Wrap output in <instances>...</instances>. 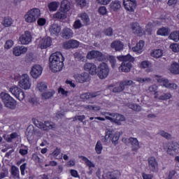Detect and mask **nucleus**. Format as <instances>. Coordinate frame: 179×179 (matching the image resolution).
<instances>
[{
  "mask_svg": "<svg viewBox=\"0 0 179 179\" xmlns=\"http://www.w3.org/2000/svg\"><path fill=\"white\" fill-rule=\"evenodd\" d=\"M157 34H158V36H169V34H170V29L169 27L159 28L157 32Z\"/></svg>",
  "mask_w": 179,
  "mask_h": 179,
  "instance_id": "7c9ffc66",
  "label": "nucleus"
},
{
  "mask_svg": "<svg viewBox=\"0 0 179 179\" xmlns=\"http://www.w3.org/2000/svg\"><path fill=\"white\" fill-rule=\"evenodd\" d=\"M11 97L12 96H10V95H9V94H8L6 92H1L0 94V99H1V101H3V103L6 102L7 100L10 99Z\"/></svg>",
  "mask_w": 179,
  "mask_h": 179,
  "instance_id": "49530a36",
  "label": "nucleus"
},
{
  "mask_svg": "<svg viewBox=\"0 0 179 179\" xmlns=\"http://www.w3.org/2000/svg\"><path fill=\"white\" fill-rule=\"evenodd\" d=\"M103 33V34H105V36L111 37V36H113V28L108 27V28L104 29Z\"/></svg>",
  "mask_w": 179,
  "mask_h": 179,
  "instance_id": "6e6d98bb",
  "label": "nucleus"
},
{
  "mask_svg": "<svg viewBox=\"0 0 179 179\" xmlns=\"http://www.w3.org/2000/svg\"><path fill=\"white\" fill-rule=\"evenodd\" d=\"M157 83H160L162 86L164 87H166L167 89H177V84L174 83H170V81L164 78L159 77L157 79Z\"/></svg>",
  "mask_w": 179,
  "mask_h": 179,
  "instance_id": "1a4fd4ad",
  "label": "nucleus"
},
{
  "mask_svg": "<svg viewBox=\"0 0 179 179\" xmlns=\"http://www.w3.org/2000/svg\"><path fill=\"white\" fill-rule=\"evenodd\" d=\"M71 48H78L79 47V41L76 40H70Z\"/></svg>",
  "mask_w": 179,
  "mask_h": 179,
  "instance_id": "bf43d9fd",
  "label": "nucleus"
},
{
  "mask_svg": "<svg viewBox=\"0 0 179 179\" xmlns=\"http://www.w3.org/2000/svg\"><path fill=\"white\" fill-rule=\"evenodd\" d=\"M99 12L101 15H107V8H106V6H101L99 8Z\"/></svg>",
  "mask_w": 179,
  "mask_h": 179,
  "instance_id": "338daca9",
  "label": "nucleus"
},
{
  "mask_svg": "<svg viewBox=\"0 0 179 179\" xmlns=\"http://www.w3.org/2000/svg\"><path fill=\"white\" fill-rule=\"evenodd\" d=\"M84 108L85 110H88L89 111H92V110L93 111H99L100 106H92V105H85V106H84Z\"/></svg>",
  "mask_w": 179,
  "mask_h": 179,
  "instance_id": "a18cd8bd",
  "label": "nucleus"
},
{
  "mask_svg": "<svg viewBox=\"0 0 179 179\" xmlns=\"http://www.w3.org/2000/svg\"><path fill=\"white\" fill-rule=\"evenodd\" d=\"M148 168L152 173H157L159 171V164L155 157L148 158Z\"/></svg>",
  "mask_w": 179,
  "mask_h": 179,
  "instance_id": "f8f14e48",
  "label": "nucleus"
},
{
  "mask_svg": "<svg viewBox=\"0 0 179 179\" xmlns=\"http://www.w3.org/2000/svg\"><path fill=\"white\" fill-rule=\"evenodd\" d=\"M110 47L115 50V51H122V50H124V44L120 41L113 42Z\"/></svg>",
  "mask_w": 179,
  "mask_h": 179,
  "instance_id": "393cba45",
  "label": "nucleus"
},
{
  "mask_svg": "<svg viewBox=\"0 0 179 179\" xmlns=\"http://www.w3.org/2000/svg\"><path fill=\"white\" fill-rule=\"evenodd\" d=\"M123 90H124V88L121 83H120L118 86H116L113 89V93H120V92H123Z\"/></svg>",
  "mask_w": 179,
  "mask_h": 179,
  "instance_id": "864d4df0",
  "label": "nucleus"
},
{
  "mask_svg": "<svg viewBox=\"0 0 179 179\" xmlns=\"http://www.w3.org/2000/svg\"><path fill=\"white\" fill-rule=\"evenodd\" d=\"M169 38L173 40V41H176V43L179 41V31H174L171 32L169 36Z\"/></svg>",
  "mask_w": 179,
  "mask_h": 179,
  "instance_id": "e433bc0d",
  "label": "nucleus"
},
{
  "mask_svg": "<svg viewBox=\"0 0 179 179\" xmlns=\"http://www.w3.org/2000/svg\"><path fill=\"white\" fill-rule=\"evenodd\" d=\"M143 47H145V42L143 41H140L135 47L132 48V50L134 52L141 54L143 51Z\"/></svg>",
  "mask_w": 179,
  "mask_h": 179,
  "instance_id": "bb28decb",
  "label": "nucleus"
},
{
  "mask_svg": "<svg viewBox=\"0 0 179 179\" xmlns=\"http://www.w3.org/2000/svg\"><path fill=\"white\" fill-rule=\"evenodd\" d=\"M109 62L111 64L112 68H115V64L117 62V60L115 59V57L114 56L109 57Z\"/></svg>",
  "mask_w": 179,
  "mask_h": 179,
  "instance_id": "680f3d73",
  "label": "nucleus"
},
{
  "mask_svg": "<svg viewBox=\"0 0 179 179\" xmlns=\"http://www.w3.org/2000/svg\"><path fill=\"white\" fill-rule=\"evenodd\" d=\"M80 159H82V160L84 162V163L86 164V166H87V167L89 168V171L87 172V173L90 176H92V174H93V169H94V167H96V165L92 162V161L89 160V159H87V157H85V156H80L79 157Z\"/></svg>",
  "mask_w": 179,
  "mask_h": 179,
  "instance_id": "dca6fc26",
  "label": "nucleus"
},
{
  "mask_svg": "<svg viewBox=\"0 0 179 179\" xmlns=\"http://www.w3.org/2000/svg\"><path fill=\"white\" fill-rule=\"evenodd\" d=\"M8 176H9V172L8 171V170L1 172L0 173V179L5 178L8 177Z\"/></svg>",
  "mask_w": 179,
  "mask_h": 179,
  "instance_id": "774afa93",
  "label": "nucleus"
},
{
  "mask_svg": "<svg viewBox=\"0 0 179 179\" xmlns=\"http://www.w3.org/2000/svg\"><path fill=\"white\" fill-rule=\"evenodd\" d=\"M124 142H129L131 145V150L134 152H136L137 150H139L141 149V145H139V141H138V138L130 137L129 138H125Z\"/></svg>",
  "mask_w": 179,
  "mask_h": 179,
  "instance_id": "4468645a",
  "label": "nucleus"
},
{
  "mask_svg": "<svg viewBox=\"0 0 179 179\" xmlns=\"http://www.w3.org/2000/svg\"><path fill=\"white\" fill-rule=\"evenodd\" d=\"M120 84L122 85V87H123V90H125V86H132V85H134L135 83L134 81L129 80H125L124 81H121Z\"/></svg>",
  "mask_w": 179,
  "mask_h": 179,
  "instance_id": "de8ad7c7",
  "label": "nucleus"
},
{
  "mask_svg": "<svg viewBox=\"0 0 179 179\" xmlns=\"http://www.w3.org/2000/svg\"><path fill=\"white\" fill-rule=\"evenodd\" d=\"M11 174L12 176H14V177H17V178H19V168L13 166L11 167Z\"/></svg>",
  "mask_w": 179,
  "mask_h": 179,
  "instance_id": "8fccbe9b",
  "label": "nucleus"
},
{
  "mask_svg": "<svg viewBox=\"0 0 179 179\" xmlns=\"http://www.w3.org/2000/svg\"><path fill=\"white\" fill-rule=\"evenodd\" d=\"M96 73L99 79H106L110 73V67L108 66V64L101 63L98 66Z\"/></svg>",
  "mask_w": 179,
  "mask_h": 179,
  "instance_id": "39448f33",
  "label": "nucleus"
},
{
  "mask_svg": "<svg viewBox=\"0 0 179 179\" xmlns=\"http://www.w3.org/2000/svg\"><path fill=\"white\" fill-rule=\"evenodd\" d=\"M22 90V89L19 88L17 86H13L9 89V92L13 94L16 97L17 95L19 94L20 92Z\"/></svg>",
  "mask_w": 179,
  "mask_h": 179,
  "instance_id": "a19ab883",
  "label": "nucleus"
},
{
  "mask_svg": "<svg viewBox=\"0 0 179 179\" xmlns=\"http://www.w3.org/2000/svg\"><path fill=\"white\" fill-rule=\"evenodd\" d=\"M151 55L154 57V58H160L162 55H163V51L160 49H157L153 50V52L151 53Z\"/></svg>",
  "mask_w": 179,
  "mask_h": 179,
  "instance_id": "c03bdc74",
  "label": "nucleus"
},
{
  "mask_svg": "<svg viewBox=\"0 0 179 179\" xmlns=\"http://www.w3.org/2000/svg\"><path fill=\"white\" fill-rule=\"evenodd\" d=\"M3 104L7 108H10L11 110L16 108V101L12 97L7 100L6 102H4Z\"/></svg>",
  "mask_w": 179,
  "mask_h": 179,
  "instance_id": "a878e982",
  "label": "nucleus"
},
{
  "mask_svg": "<svg viewBox=\"0 0 179 179\" xmlns=\"http://www.w3.org/2000/svg\"><path fill=\"white\" fill-rule=\"evenodd\" d=\"M86 117L85 115H76L74 117H73V121H80V122H83V120H85Z\"/></svg>",
  "mask_w": 179,
  "mask_h": 179,
  "instance_id": "4d7b16f0",
  "label": "nucleus"
},
{
  "mask_svg": "<svg viewBox=\"0 0 179 179\" xmlns=\"http://www.w3.org/2000/svg\"><path fill=\"white\" fill-rule=\"evenodd\" d=\"M41 73H43V67L38 64H36L32 66L30 74L34 79H37L41 76Z\"/></svg>",
  "mask_w": 179,
  "mask_h": 179,
  "instance_id": "ddd939ff",
  "label": "nucleus"
},
{
  "mask_svg": "<svg viewBox=\"0 0 179 179\" xmlns=\"http://www.w3.org/2000/svg\"><path fill=\"white\" fill-rule=\"evenodd\" d=\"M59 6V3H57L56 1H52L48 5L49 10H50V12H55V10L58 9Z\"/></svg>",
  "mask_w": 179,
  "mask_h": 179,
  "instance_id": "ea45409f",
  "label": "nucleus"
},
{
  "mask_svg": "<svg viewBox=\"0 0 179 179\" xmlns=\"http://www.w3.org/2000/svg\"><path fill=\"white\" fill-rule=\"evenodd\" d=\"M19 86L24 89V90H27L31 86V82L30 81V77L27 74H23L20 80Z\"/></svg>",
  "mask_w": 179,
  "mask_h": 179,
  "instance_id": "6e6552de",
  "label": "nucleus"
},
{
  "mask_svg": "<svg viewBox=\"0 0 179 179\" xmlns=\"http://www.w3.org/2000/svg\"><path fill=\"white\" fill-rule=\"evenodd\" d=\"M104 56L103 53L97 50H92L89 52L87 55V59H97L98 61H103Z\"/></svg>",
  "mask_w": 179,
  "mask_h": 179,
  "instance_id": "9b49d317",
  "label": "nucleus"
},
{
  "mask_svg": "<svg viewBox=\"0 0 179 179\" xmlns=\"http://www.w3.org/2000/svg\"><path fill=\"white\" fill-rule=\"evenodd\" d=\"M51 43H52L51 38L50 37L43 38L39 41L38 46L42 50L48 48V47L51 46Z\"/></svg>",
  "mask_w": 179,
  "mask_h": 179,
  "instance_id": "aec40b11",
  "label": "nucleus"
},
{
  "mask_svg": "<svg viewBox=\"0 0 179 179\" xmlns=\"http://www.w3.org/2000/svg\"><path fill=\"white\" fill-rule=\"evenodd\" d=\"M2 24L4 27H10L13 24V20L9 17H6L2 21Z\"/></svg>",
  "mask_w": 179,
  "mask_h": 179,
  "instance_id": "473e14b6",
  "label": "nucleus"
},
{
  "mask_svg": "<svg viewBox=\"0 0 179 179\" xmlns=\"http://www.w3.org/2000/svg\"><path fill=\"white\" fill-rule=\"evenodd\" d=\"M110 8L111 10H114L115 12V10H118V9L121 8V2L118 1H113L110 4Z\"/></svg>",
  "mask_w": 179,
  "mask_h": 179,
  "instance_id": "72a5a7b5",
  "label": "nucleus"
},
{
  "mask_svg": "<svg viewBox=\"0 0 179 179\" xmlns=\"http://www.w3.org/2000/svg\"><path fill=\"white\" fill-rule=\"evenodd\" d=\"M120 174L118 171L108 172L102 176V179H117Z\"/></svg>",
  "mask_w": 179,
  "mask_h": 179,
  "instance_id": "b1692460",
  "label": "nucleus"
},
{
  "mask_svg": "<svg viewBox=\"0 0 179 179\" xmlns=\"http://www.w3.org/2000/svg\"><path fill=\"white\" fill-rule=\"evenodd\" d=\"M170 48L173 51V52H179V44L172 43L170 45Z\"/></svg>",
  "mask_w": 179,
  "mask_h": 179,
  "instance_id": "5fc2aeb1",
  "label": "nucleus"
},
{
  "mask_svg": "<svg viewBox=\"0 0 179 179\" xmlns=\"http://www.w3.org/2000/svg\"><path fill=\"white\" fill-rule=\"evenodd\" d=\"M54 19H59V20H64L66 19V13L60 10L53 15Z\"/></svg>",
  "mask_w": 179,
  "mask_h": 179,
  "instance_id": "2f4dec72",
  "label": "nucleus"
},
{
  "mask_svg": "<svg viewBox=\"0 0 179 179\" xmlns=\"http://www.w3.org/2000/svg\"><path fill=\"white\" fill-rule=\"evenodd\" d=\"M64 56L59 52L52 54L49 58L50 68L52 72H61L64 68Z\"/></svg>",
  "mask_w": 179,
  "mask_h": 179,
  "instance_id": "f257e3e1",
  "label": "nucleus"
},
{
  "mask_svg": "<svg viewBox=\"0 0 179 179\" xmlns=\"http://www.w3.org/2000/svg\"><path fill=\"white\" fill-rule=\"evenodd\" d=\"M84 70L89 72L90 75H96L97 73V66L93 63H85Z\"/></svg>",
  "mask_w": 179,
  "mask_h": 179,
  "instance_id": "a211bd4d",
  "label": "nucleus"
},
{
  "mask_svg": "<svg viewBox=\"0 0 179 179\" xmlns=\"http://www.w3.org/2000/svg\"><path fill=\"white\" fill-rule=\"evenodd\" d=\"M128 107L129 108H131L134 111H137L138 113H139V111L142 110V108L141 107V106L136 103H129Z\"/></svg>",
  "mask_w": 179,
  "mask_h": 179,
  "instance_id": "37998d69",
  "label": "nucleus"
},
{
  "mask_svg": "<svg viewBox=\"0 0 179 179\" xmlns=\"http://www.w3.org/2000/svg\"><path fill=\"white\" fill-rule=\"evenodd\" d=\"M111 137H112V143L115 145H118V141H120V133L115 132L114 134V131L113 130H108V131H106V135L105 136V138L102 139V141L107 142V139Z\"/></svg>",
  "mask_w": 179,
  "mask_h": 179,
  "instance_id": "0eeeda50",
  "label": "nucleus"
},
{
  "mask_svg": "<svg viewBox=\"0 0 179 179\" xmlns=\"http://www.w3.org/2000/svg\"><path fill=\"white\" fill-rule=\"evenodd\" d=\"M13 46V41L12 40L7 41L4 45V48L6 50H9V48H12Z\"/></svg>",
  "mask_w": 179,
  "mask_h": 179,
  "instance_id": "13d9d810",
  "label": "nucleus"
},
{
  "mask_svg": "<svg viewBox=\"0 0 179 179\" xmlns=\"http://www.w3.org/2000/svg\"><path fill=\"white\" fill-rule=\"evenodd\" d=\"M31 33L29 31H26L23 34H22L20 38V42L23 45H27V44H30V42L31 41Z\"/></svg>",
  "mask_w": 179,
  "mask_h": 179,
  "instance_id": "9d476101",
  "label": "nucleus"
},
{
  "mask_svg": "<svg viewBox=\"0 0 179 179\" xmlns=\"http://www.w3.org/2000/svg\"><path fill=\"white\" fill-rule=\"evenodd\" d=\"M27 52V48L24 46H16L13 49V54L15 57H20L22 54Z\"/></svg>",
  "mask_w": 179,
  "mask_h": 179,
  "instance_id": "412c9836",
  "label": "nucleus"
},
{
  "mask_svg": "<svg viewBox=\"0 0 179 179\" xmlns=\"http://www.w3.org/2000/svg\"><path fill=\"white\" fill-rule=\"evenodd\" d=\"M103 150V144H101V141H98L95 145V151L97 155H101V151Z\"/></svg>",
  "mask_w": 179,
  "mask_h": 179,
  "instance_id": "79ce46f5",
  "label": "nucleus"
},
{
  "mask_svg": "<svg viewBox=\"0 0 179 179\" xmlns=\"http://www.w3.org/2000/svg\"><path fill=\"white\" fill-rule=\"evenodd\" d=\"M74 78L78 83H85V82L89 80V73L84 72L81 74H76L74 75Z\"/></svg>",
  "mask_w": 179,
  "mask_h": 179,
  "instance_id": "6ab92c4d",
  "label": "nucleus"
},
{
  "mask_svg": "<svg viewBox=\"0 0 179 179\" xmlns=\"http://www.w3.org/2000/svg\"><path fill=\"white\" fill-rule=\"evenodd\" d=\"M158 135L163 136V138H166V139H171V134H170L164 131H160L158 133Z\"/></svg>",
  "mask_w": 179,
  "mask_h": 179,
  "instance_id": "603ef678",
  "label": "nucleus"
},
{
  "mask_svg": "<svg viewBox=\"0 0 179 179\" xmlns=\"http://www.w3.org/2000/svg\"><path fill=\"white\" fill-rule=\"evenodd\" d=\"M71 10V3L69 1L66 0H64L62 1L61 6H60V10L62 12H64V13H66V12H69V10Z\"/></svg>",
  "mask_w": 179,
  "mask_h": 179,
  "instance_id": "cd10ccee",
  "label": "nucleus"
},
{
  "mask_svg": "<svg viewBox=\"0 0 179 179\" xmlns=\"http://www.w3.org/2000/svg\"><path fill=\"white\" fill-rule=\"evenodd\" d=\"M117 58L119 61L122 62L121 66L119 67L120 71H122V72H130L131 68H132V64L131 62H134L135 58L130 55L117 56Z\"/></svg>",
  "mask_w": 179,
  "mask_h": 179,
  "instance_id": "f03ea898",
  "label": "nucleus"
},
{
  "mask_svg": "<svg viewBox=\"0 0 179 179\" xmlns=\"http://www.w3.org/2000/svg\"><path fill=\"white\" fill-rule=\"evenodd\" d=\"M62 37L66 38V40H69L71 37H73V31L69 28H64L62 31Z\"/></svg>",
  "mask_w": 179,
  "mask_h": 179,
  "instance_id": "5701e85b",
  "label": "nucleus"
},
{
  "mask_svg": "<svg viewBox=\"0 0 179 179\" xmlns=\"http://www.w3.org/2000/svg\"><path fill=\"white\" fill-rule=\"evenodd\" d=\"M99 92H86L84 94H81L80 96V99L86 101L87 100H90L91 99H94V97H97L99 96Z\"/></svg>",
  "mask_w": 179,
  "mask_h": 179,
  "instance_id": "4be33fe9",
  "label": "nucleus"
},
{
  "mask_svg": "<svg viewBox=\"0 0 179 179\" xmlns=\"http://www.w3.org/2000/svg\"><path fill=\"white\" fill-rule=\"evenodd\" d=\"M45 23H47V20L45 18H39L38 19V26H45Z\"/></svg>",
  "mask_w": 179,
  "mask_h": 179,
  "instance_id": "69168bd1",
  "label": "nucleus"
},
{
  "mask_svg": "<svg viewBox=\"0 0 179 179\" xmlns=\"http://www.w3.org/2000/svg\"><path fill=\"white\" fill-rule=\"evenodd\" d=\"M33 123L36 127L42 129V131H50V129H54L57 128V124L52 122L45 121L44 122H40L38 120L34 119Z\"/></svg>",
  "mask_w": 179,
  "mask_h": 179,
  "instance_id": "20e7f679",
  "label": "nucleus"
},
{
  "mask_svg": "<svg viewBox=\"0 0 179 179\" xmlns=\"http://www.w3.org/2000/svg\"><path fill=\"white\" fill-rule=\"evenodd\" d=\"M170 99H171V94L170 93L163 94L159 97V100H170Z\"/></svg>",
  "mask_w": 179,
  "mask_h": 179,
  "instance_id": "3c124183",
  "label": "nucleus"
},
{
  "mask_svg": "<svg viewBox=\"0 0 179 179\" xmlns=\"http://www.w3.org/2000/svg\"><path fill=\"white\" fill-rule=\"evenodd\" d=\"M49 31L51 36L56 37L59 34V33H61V26L58 24L54 23L50 26Z\"/></svg>",
  "mask_w": 179,
  "mask_h": 179,
  "instance_id": "f3484780",
  "label": "nucleus"
},
{
  "mask_svg": "<svg viewBox=\"0 0 179 179\" xmlns=\"http://www.w3.org/2000/svg\"><path fill=\"white\" fill-rule=\"evenodd\" d=\"M36 89H38L39 92H44V90H47V85H45L43 82L38 83Z\"/></svg>",
  "mask_w": 179,
  "mask_h": 179,
  "instance_id": "09e8293b",
  "label": "nucleus"
},
{
  "mask_svg": "<svg viewBox=\"0 0 179 179\" xmlns=\"http://www.w3.org/2000/svg\"><path fill=\"white\" fill-rule=\"evenodd\" d=\"M16 99L22 101V100H24V92L21 90L18 94L15 96Z\"/></svg>",
  "mask_w": 179,
  "mask_h": 179,
  "instance_id": "052dcab7",
  "label": "nucleus"
},
{
  "mask_svg": "<svg viewBox=\"0 0 179 179\" xmlns=\"http://www.w3.org/2000/svg\"><path fill=\"white\" fill-rule=\"evenodd\" d=\"M32 159L34 160L36 163H43V159L40 158L36 154L32 155Z\"/></svg>",
  "mask_w": 179,
  "mask_h": 179,
  "instance_id": "e2e57ef3",
  "label": "nucleus"
},
{
  "mask_svg": "<svg viewBox=\"0 0 179 179\" xmlns=\"http://www.w3.org/2000/svg\"><path fill=\"white\" fill-rule=\"evenodd\" d=\"M41 13L38 8H32L27 12L24 15L27 23H34L40 17Z\"/></svg>",
  "mask_w": 179,
  "mask_h": 179,
  "instance_id": "7ed1b4c3",
  "label": "nucleus"
},
{
  "mask_svg": "<svg viewBox=\"0 0 179 179\" xmlns=\"http://www.w3.org/2000/svg\"><path fill=\"white\" fill-rule=\"evenodd\" d=\"M123 5L126 10H128V12H134L136 8V1L124 0Z\"/></svg>",
  "mask_w": 179,
  "mask_h": 179,
  "instance_id": "2eb2a0df",
  "label": "nucleus"
},
{
  "mask_svg": "<svg viewBox=\"0 0 179 179\" xmlns=\"http://www.w3.org/2000/svg\"><path fill=\"white\" fill-rule=\"evenodd\" d=\"M170 71L171 73H174L175 75H179V64L178 63H173L170 68Z\"/></svg>",
  "mask_w": 179,
  "mask_h": 179,
  "instance_id": "f704fd0d",
  "label": "nucleus"
},
{
  "mask_svg": "<svg viewBox=\"0 0 179 179\" xmlns=\"http://www.w3.org/2000/svg\"><path fill=\"white\" fill-rule=\"evenodd\" d=\"M131 30L134 34H138V36H141L142 34V27H141L138 22H134L132 24Z\"/></svg>",
  "mask_w": 179,
  "mask_h": 179,
  "instance_id": "c85d7f7f",
  "label": "nucleus"
},
{
  "mask_svg": "<svg viewBox=\"0 0 179 179\" xmlns=\"http://www.w3.org/2000/svg\"><path fill=\"white\" fill-rule=\"evenodd\" d=\"M109 116L106 115L105 118L114 122L116 125H122L121 122L125 121V117L120 113H108Z\"/></svg>",
  "mask_w": 179,
  "mask_h": 179,
  "instance_id": "423d86ee",
  "label": "nucleus"
},
{
  "mask_svg": "<svg viewBox=\"0 0 179 179\" xmlns=\"http://www.w3.org/2000/svg\"><path fill=\"white\" fill-rule=\"evenodd\" d=\"M55 94V91L50 90L47 92H44L42 94L43 100H48V99H51Z\"/></svg>",
  "mask_w": 179,
  "mask_h": 179,
  "instance_id": "c9c22d12",
  "label": "nucleus"
},
{
  "mask_svg": "<svg viewBox=\"0 0 179 179\" xmlns=\"http://www.w3.org/2000/svg\"><path fill=\"white\" fill-rule=\"evenodd\" d=\"M80 17H81V20L83 22L84 24L87 25L90 23V18H89V15H87L86 13H81Z\"/></svg>",
  "mask_w": 179,
  "mask_h": 179,
  "instance_id": "4c0bfd02",
  "label": "nucleus"
},
{
  "mask_svg": "<svg viewBox=\"0 0 179 179\" xmlns=\"http://www.w3.org/2000/svg\"><path fill=\"white\" fill-rule=\"evenodd\" d=\"M3 138L6 142H12L13 139L17 138V133H12L10 135H4Z\"/></svg>",
  "mask_w": 179,
  "mask_h": 179,
  "instance_id": "58836bf2",
  "label": "nucleus"
},
{
  "mask_svg": "<svg viewBox=\"0 0 179 179\" xmlns=\"http://www.w3.org/2000/svg\"><path fill=\"white\" fill-rule=\"evenodd\" d=\"M73 27L76 29H80V27H82V22H80V20H76L73 24Z\"/></svg>",
  "mask_w": 179,
  "mask_h": 179,
  "instance_id": "0e129e2a",
  "label": "nucleus"
},
{
  "mask_svg": "<svg viewBox=\"0 0 179 179\" xmlns=\"http://www.w3.org/2000/svg\"><path fill=\"white\" fill-rule=\"evenodd\" d=\"M167 152H168V153H169V155H174V153H178L179 152L178 143H172L171 146L168 148Z\"/></svg>",
  "mask_w": 179,
  "mask_h": 179,
  "instance_id": "c756f323",
  "label": "nucleus"
}]
</instances>
